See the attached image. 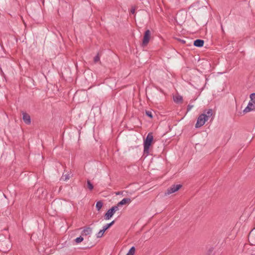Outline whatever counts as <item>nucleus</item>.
Wrapping results in <instances>:
<instances>
[{"mask_svg": "<svg viewBox=\"0 0 255 255\" xmlns=\"http://www.w3.org/2000/svg\"><path fill=\"white\" fill-rule=\"evenodd\" d=\"M151 37V32L149 29L146 30L143 35L142 45V46H146L149 42Z\"/></svg>", "mask_w": 255, "mask_h": 255, "instance_id": "obj_5", "label": "nucleus"}, {"mask_svg": "<svg viewBox=\"0 0 255 255\" xmlns=\"http://www.w3.org/2000/svg\"><path fill=\"white\" fill-rule=\"evenodd\" d=\"M213 250H214V248H213V247L210 248L208 251V253H207L208 255H210L212 253Z\"/></svg>", "mask_w": 255, "mask_h": 255, "instance_id": "obj_25", "label": "nucleus"}, {"mask_svg": "<svg viewBox=\"0 0 255 255\" xmlns=\"http://www.w3.org/2000/svg\"><path fill=\"white\" fill-rule=\"evenodd\" d=\"M119 206H118V204L117 205L113 206L111 208H112V209H113V210L115 213L117 211H118L119 210Z\"/></svg>", "mask_w": 255, "mask_h": 255, "instance_id": "obj_22", "label": "nucleus"}, {"mask_svg": "<svg viewBox=\"0 0 255 255\" xmlns=\"http://www.w3.org/2000/svg\"><path fill=\"white\" fill-rule=\"evenodd\" d=\"M12 247L11 240H0V251L6 253Z\"/></svg>", "mask_w": 255, "mask_h": 255, "instance_id": "obj_2", "label": "nucleus"}, {"mask_svg": "<svg viewBox=\"0 0 255 255\" xmlns=\"http://www.w3.org/2000/svg\"><path fill=\"white\" fill-rule=\"evenodd\" d=\"M87 187L90 190H93L94 188L93 184L91 183V182L89 180L87 181Z\"/></svg>", "mask_w": 255, "mask_h": 255, "instance_id": "obj_19", "label": "nucleus"}, {"mask_svg": "<svg viewBox=\"0 0 255 255\" xmlns=\"http://www.w3.org/2000/svg\"><path fill=\"white\" fill-rule=\"evenodd\" d=\"M75 239H80V240H81V239H83V236L81 235V236H80V237H77Z\"/></svg>", "mask_w": 255, "mask_h": 255, "instance_id": "obj_32", "label": "nucleus"}, {"mask_svg": "<svg viewBox=\"0 0 255 255\" xmlns=\"http://www.w3.org/2000/svg\"><path fill=\"white\" fill-rule=\"evenodd\" d=\"M173 100L175 103L179 104L182 102L183 98L181 96L178 95L173 97Z\"/></svg>", "mask_w": 255, "mask_h": 255, "instance_id": "obj_12", "label": "nucleus"}, {"mask_svg": "<svg viewBox=\"0 0 255 255\" xmlns=\"http://www.w3.org/2000/svg\"><path fill=\"white\" fill-rule=\"evenodd\" d=\"M135 8L134 7H132L130 9V13L132 14H134L135 13Z\"/></svg>", "mask_w": 255, "mask_h": 255, "instance_id": "obj_29", "label": "nucleus"}, {"mask_svg": "<svg viewBox=\"0 0 255 255\" xmlns=\"http://www.w3.org/2000/svg\"><path fill=\"white\" fill-rule=\"evenodd\" d=\"M105 231L103 229L101 230L98 232V233L97 234V238H101V237L103 236V235L104 233H105Z\"/></svg>", "mask_w": 255, "mask_h": 255, "instance_id": "obj_18", "label": "nucleus"}, {"mask_svg": "<svg viewBox=\"0 0 255 255\" xmlns=\"http://www.w3.org/2000/svg\"><path fill=\"white\" fill-rule=\"evenodd\" d=\"M177 40L182 44H185L186 43V41L185 40L181 39H177Z\"/></svg>", "mask_w": 255, "mask_h": 255, "instance_id": "obj_28", "label": "nucleus"}, {"mask_svg": "<svg viewBox=\"0 0 255 255\" xmlns=\"http://www.w3.org/2000/svg\"><path fill=\"white\" fill-rule=\"evenodd\" d=\"M181 187L182 185L181 184L172 185L167 189L165 194V195H169L170 194L173 193L178 191Z\"/></svg>", "mask_w": 255, "mask_h": 255, "instance_id": "obj_6", "label": "nucleus"}, {"mask_svg": "<svg viewBox=\"0 0 255 255\" xmlns=\"http://www.w3.org/2000/svg\"><path fill=\"white\" fill-rule=\"evenodd\" d=\"M123 193V191H119L118 192H116V195H121Z\"/></svg>", "mask_w": 255, "mask_h": 255, "instance_id": "obj_31", "label": "nucleus"}, {"mask_svg": "<svg viewBox=\"0 0 255 255\" xmlns=\"http://www.w3.org/2000/svg\"><path fill=\"white\" fill-rule=\"evenodd\" d=\"M92 232V229L90 227H87L85 228L82 232V236H86L88 235H90Z\"/></svg>", "mask_w": 255, "mask_h": 255, "instance_id": "obj_9", "label": "nucleus"}, {"mask_svg": "<svg viewBox=\"0 0 255 255\" xmlns=\"http://www.w3.org/2000/svg\"><path fill=\"white\" fill-rule=\"evenodd\" d=\"M90 247L89 246H86V247H79L78 248L79 249H86V248H89Z\"/></svg>", "mask_w": 255, "mask_h": 255, "instance_id": "obj_30", "label": "nucleus"}, {"mask_svg": "<svg viewBox=\"0 0 255 255\" xmlns=\"http://www.w3.org/2000/svg\"><path fill=\"white\" fill-rule=\"evenodd\" d=\"M131 200L130 198H124L118 203V206H121L127 204H129L131 202Z\"/></svg>", "mask_w": 255, "mask_h": 255, "instance_id": "obj_11", "label": "nucleus"}, {"mask_svg": "<svg viewBox=\"0 0 255 255\" xmlns=\"http://www.w3.org/2000/svg\"><path fill=\"white\" fill-rule=\"evenodd\" d=\"M255 239V229H253L248 235V239Z\"/></svg>", "mask_w": 255, "mask_h": 255, "instance_id": "obj_13", "label": "nucleus"}, {"mask_svg": "<svg viewBox=\"0 0 255 255\" xmlns=\"http://www.w3.org/2000/svg\"><path fill=\"white\" fill-rule=\"evenodd\" d=\"M94 61L95 63H97L100 61V56L98 54L94 57Z\"/></svg>", "mask_w": 255, "mask_h": 255, "instance_id": "obj_21", "label": "nucleus"}, {"mask_svg": "<svg viewBox=\"0 0 255 255\" xmlns=\"http://www.w3.org/2000/svg\"><path fill=\"white\" fill-rule=\"evenodd\" d=\"M193 106L191 105H188L187 106V111H189L192 108Z\"/></svg>", "mask_w": 255, "mask_h": 255, "instance_id": "obj_27", "label": "nucleus"}, {"mask_svg": "<svg viewBox=\"0 0 255 255\" xmlns=\"http://www.w3.org/2000/svg\"><path fill=\"white\" fill-rule=\"evenodd\" d=\"M249 242L250 243V244L252 245V246H254V245H255V243L253 242V243H252V242H250V240H248Z\"/></svg>", "mask_w": 255, "mask_h": 255, "instance_id": "obj_34", "label": "nucleus"}, {"mask_svg": "<svg viewBox=\"0 0 255 255\" xmlns=\"http://www.w3.org/2000/svg\"><path fill=\"white\" fill-rule=\"evenodd\" d=\"M151 233L149 232H146L144 234L143 238H150V236Z\"/></svg>", "mask_w": 255, "mask_h": 255, "instance_id": "obj_24", "label": "nucleus"}, {"mask_svg": "<svg viewBox=\"0 0 255 255\" xmlns=\"http://www.w3.org/2000/svg\"><path fill=\"white\" fill-rule=\"evenodd\" d=\"M69 178H70L69 174L67 173V174H63L61 177V179L63 181H66V180H68Z\"/></svg>", "mask_w": 255, "mask_h": 255, "instance_id": "obj_17", "label": "nucleus"}, {"mask_svg": "<svg viewBox=\"0 0 255 255\" xmlns=\"http://www.w3.org/2000/svg\"><path fill=\"white\" fill-rule=\"evenodd\" d=\"M250 101L247 107L244 110V113H248L255 109V93L250 95Z\"/></svg>", "mask_w": 255, "mask_h": 255, "instance_id": "obj_3", "label": "nucleus"}, {"mask_svg": "<svg viewBox=\"0 0 255 255\" xmlns=\"http://www.w3.org/2000/svg\"><path fill=\"white\" fill-rule=\"evenodd\" d=\"M115 214L114 211L112 209V208L108 210L107 213L105 215V219L106 220H109Z\"/></svg>", "mask_w": 255, "mask_h": 255, "instance_id": "obj_8", "label": "nucleus"}, {"mask_svg": "<svg viewBox=\"0 0 255 255\" xmlns=\"http://www.w3.org/2000/svg\"><path fill=\"white\" fill-rule=\"evenodd\" d=\"M205 114L206 118L208 120L209 118L211 117L213 115V110L212 109H209Z\"/></svg>", "mask_w": 255, "mask_h": 255, "instance_id": "obj_14", "label": "nucleus"}, {"mask_svg": "<svg viewBox=\"0 0 255 255\" xmlns=\"http://www.w3.org/2000/svg\"><path fill=\"white\" fill-rule=\"evenodd\" d=\"M153 139V137L152 133H148L146 138L144 140V153L146 154L147 155L149 153V147L151 145Z\"/></svg>", "mask_w": 255, "mask_h": 255, "instance_id": "obj_1", "label": "nucleus"}, {"mask_svg": "<svg viewBox=\"0 0 255 255\" xmlns=\"http://www.w3.org/2000/svg\"><path fill=\"white\" fill-rule=\"evenodd\" d=\"M115 223V221H113L111 223L106 224L105 226L103 227V230L106 231L107 229H108L110 227H111Z\"/></svg>", "mask_w": 255, "mask_h": 255, "instance_id": "obj_16", "label": "nucleus"}, {"mask_svg": "<svg viewBox=\"0 0 255 255\" xmlns=\"http://www.w3.org/2000/svg\"><path fill=\"white\" fill-rule=\"evenodd\" d=\"M103 203L102 201H99L97 202L96 205V209L98 211H100L103 207Z\"/></svg>", "mask_w": 255, "mask_h": 255, "instance_id": "obj_15", "label": "nucleus"}, {"mask_svg": "<svg viewBox=\"0 0 255 255\" xmlns=\"http://www.w3.org/2000/svg\"><path fill=\"white\" fill-rule=\"evenodd\" d=\"M84 240H73L72 242V245L73 246L77 245L79 244V243L83 242Z\"/></svg>", "mask_w": 255, "mask_h": 255, "instance_id": "obj_20", "label": "nucleus"}, {"mask_svg": "<svg viewBox=\"0 0 255 255\" xmlns=\"http://www.w3.org/2000/svg\"><path fill=\"white\" fill-rule=\"evenodd\" d=\"M22 119L26 124H30L31 119L30 116L24 112H22Z\"/></svg>", "mask_w": 255, "mask_h": 255, "instance_id": "obj_7", "label": "nucleus"}, {"mask_svg": "<svg viewBox=\"0 0 255 255\" xmlns=\"http://www.w3.org/2000/svg\"><path fill=\"white\" fill-rule=\"evenodd\" d=\"M145 114L146 115L149 117V118H152V113L150 112V111H146L145 112Z\"/></svg>", "mask_w": 255, "mask_h": 255, "instance_id": "obj_23", "label": "nucleus"}, {"mask_svg": "<svg viewBox=\"0 0 255 255\" xmlns=\"http://www.w3.org/2000/svg\"><path fill=\"white\" fill-rule=\"evenodd\" d=\"M135 248L134 247H132L128 251L129 252H130V253H132V254H134L135 253Z\"/></svg>", "mask_w": 255, "mask_h": 255, "instance_id": "obj_26", "label": "nucleus"}, {"mask_svg": "<svg viewBox=\"0 0 255 255\" xmlns=\"http://www.w3.org/2000/svg\"><path fill=\"white\" fill-rule=\"evenodd\" d=\"M208 120L206 118L205 114H202L200 115L197 119V121L196 124L195 125V127L196 128H199L203 126L205 123L206 121Z\"/></svg>", "mask_w": 255, "mask_h": 255, "instance_id": "obj_4", "label": "nucleus"}, {"mask_svg": "<svg viewBox=\"0 0 255 255\" xmlns=\"http://www.w3.org/2000/svg\"><path fill=\"white\" fill-rule=\"evenodd\" d=\"M126 255H134V254L128 251Z\"/></svg>", "mask_w": 255, "mask_h": 255, "instance_id": "obj_33", "label": "nucleus"}, {"mask_svg": "<svg viewBox=\"0 0 255 255\" xmlns=\"http://www.w3.org/2000/svg\"><path fill=\"white\" fill-rule=\"evenodd\" d=\"M204 41L202 39H196L194 41V45L196 47H201L203 46Z\"/></svg>", "mask_w": 255, "mask_h": 255, "instance_id": "obj_10", "label": "nucleus"}]
</instances>
